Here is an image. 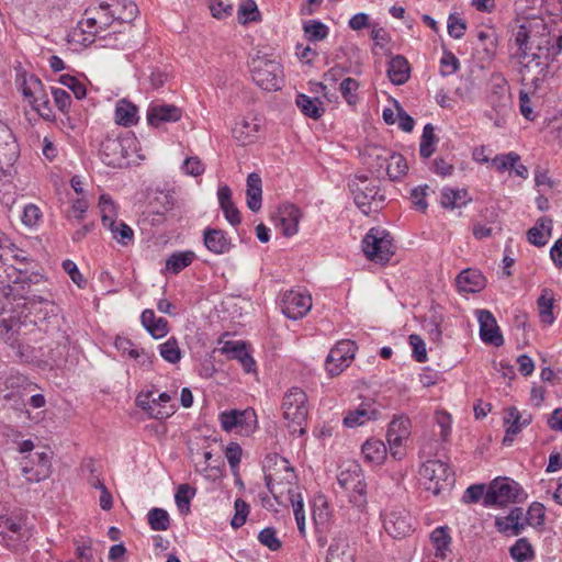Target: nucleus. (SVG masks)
<instances>
[{"mask_svg": "<svg viewBox=\"0 0 562 562\" xmlns=\"http://www.w3.org/2000/svg\"><path fill=\"white\" fill-rule=\"evenodd\" d=\"M205 247L215 255H224L232 248V239L227 233L220 228L207 227L203 232Z\"/></svg>", "mask_w": 562, "mask_h": 562, "instance_id": "27", "label": "nucleus"}, {"mask_svg": "<svg viewBox=\"0 0 562 562\" xmlns=\"http://www.w3.org/2000/svg\"><path fill=\"white\" fill-rule=\"evenodd\" d=\"M517 46L515 59L521 68H549L547 60L562 52V36L551 44L550 32L541 19H529L513 30Z\"/></svg>", "mask_w": 562, "mask_h": 562, "instance_id": "1", "label": "nucleus"}, {"mask_svg": "<svg viewBox=\"0 0 562 562\" xmlns=\"http://www.w3.org/2000/svg\"><path fill=\"white\" fill-rule=\"evenodd\" d=\"M504 423L507 427L503 442L504 445H510L514 437L522 430V427L531 423V416L522 418L519 411L513 406L506 411Z\"/></svg>", "mask_w": 562, "mask_h": 562, "instance_id": "30", "label": "nucleus"}, {"mask_svg": "<svg viewBox=\"0 0 562 562\" xmlns=\"http://www.w3.org/2000/svg\"><path fill=\"white\" fill-rule=\"evenodd\" d=\"M15 81L30 105L48 94L44 83L34 72H21Z\"/></svg>", "mask_w": 562, "mask_h": 562, "instance_id": "24", "label": "nucleus"}, {"mask_svg": "<svg viewBox=\"0 0 562 562\" xmlns=\"http://www.w3.org/2000/svg\"><path fill=\"white\" fill-rule=\"evenodd\" d=\"M430 541L435 549L436 558L445 560L450 553L451 537L449 535V528L446 526L437 527L430 533Z\"/></svg>", "mask_w": 562, "mask_h": 562, "instance_id": "41", "label": "nucleus"}, {"mask_svg": "<svg viewBox=\"0 0 562 562\" xmlns=\"http://www.w3.org/2000/svg\"><path fill=\"white\" fill-rule=\"evenodd\" d=\"M552 220L548 216H541L528 232L527 239L530 244L542 247L548 243L552 232Z\"/></svg>", "mask_w": 562, "mask_h": 562, "instance_id": "37", "label": "nucleus"}, {"mask_svg": "<svg viewBox=\"0 0 562 562\" xmlns=\"http://www.w3.org/2000/svg\"><path fill=\"white\" fill-rule=\"evenodd\" d=\"M361 452L368 463L380 465L387 456L385 443L375 438L368 439L361 447Z\"/></svg>", "mask_w": 562, "mask_h": 562, "instance_id": "39", "label": "nucleus"}, {"mask_svg": "<svg viewBox=\"0 0 562 562\" xmlns=\"http://www.w3.org/2000/svg\"><path fill=\"white\" fill-rule=\"evenodd\" d=\"M509 552L515 562H527L535 557L533 549L526 538L518 539Z\"/></svg>", "mask_w": 562, "mask_h": 562, "instance_id": "54", "label": "nucleus"}, {"mask_svg": "<svg viewBox=\"0 0 562 562\" xmlns=\"http://www.w3.org/2000/svg\"><path fill=\"white\" fill-rule=\"evenodd\" d=\"M280 307L289 319L303 318L312 308V296L307 291H286L281 297Z\"/></svg>", "mask_w": 562, "mask_h": 562, "instance_id": "17", "label": "nucleus"}, {"mask_svg": "<svg viewBox=\"0 0 562 562\" xmlns=\"http://www.w3.org/2000/svg\"><path fill=\"white\" fill-rule=\"evenodd\" d=\"M221 352L231 356L233 359H237L247 373L255 371L256 362L247 351L244 341H225L221 348Z\"/></svg>", "mask_w": 562, "mask_h": 562, "instance_id": "28", "label": "nucleus"}, {"mask_svg": "<svg viewBox=\"0 0 562 562\" xmlns=\"http://www.w3.org/2000/svg\"><path fill=\"white\" fill-rule=\"evenodd\" d=\"M153 391L140 392L136 397L137 406L147 413L150 418L164 420L173 414V406L161 405L157 408V401H151Z\"/></svg>", "mask_w": 562, "mask_h": 562, "instance_id": "29", "label": "nucleus"}, {"mask_svg": "<svg viewBox=\"0 0 562 562\" xmlns=\"http://www.w3.org/2000/svg\"><path fill=\"white\" fill-rule=\"evenodd\" d=\"M235 515L231 520V526L234 529H238L245 525L247 516L249 514V505L241 498H237L234 503Z\"/></svg>", "mask_w": 562, "mask_h": 562, "instance_id": "62", "label": "nucleus"}, {"mask_svg": "<svg viewBox=\"0 0 562 562\" xmlns=\"http://www.w3.org/2000/svg\"><path fill=\"white\" fill-rule=\"evenodd\" d=\"M423 485L434 495L449 490L454 483V475L450 467L440 460H427L419 469Z\"/></svg>", "mask_w": 562, "mask_h": 562, "instance_id": "7", "label": "nucleus"}, {"mask_svg": "<svg viewBox=\"0 0 562 562\" xmlns=\"http://www.w3.org/2000/svg\"><path fill=\"white\" fill-rule=\"evenodd\" d=\"M522 493L519 484L507 477L495 479L484 495L485 506H506L519 499V494Z\"/></svg>", "mask_w": 562, "mask_h": 562, "instance_id": "12", "label": "nucleus"}, {"mask_svg": "<svg viewBox=\"0 0 562 562\" xmlns=\"http://www.w3.org/2000/svg\"><path fill=\"white\" fill-rule=\"evenodd\" d=\"M258 541L271 551H278L282 547V541L273 527L263 528L258 535Z\"/></svg>", "mask_w": 562, "mask_h": 562, "instance_id": "61", "label": "nucleus"}, {"mask_svg": "<svg viewBox=\"0 0 562 562\" xmlns=\"http://www.w3.org/2000/svg\"><path fill=\"white\" fill-rule=\"evenodd\" d=\"M337 482L348 493L353 506L359 509L367 506V483L359 463L348 462L337 475Z\"/></svg>", "mask_w": 562, "mask_h": 562, "instance_id": "6", "label": "nucleus"}, {"mask_svg": "<svg viewBox=\"0 0 562 562\" xmlns=\"http://www.w3.org/2000/svg\"><path fill=\"white\" fill-rule=\"evenodd\" d=\"M266 486L279 503H282L284 493L289 490L297 491L295 486L296 474L290 462L278 453L267 454L263 461Z\"/></svg>", "mask_w": 562, "mask_h": 562, "instance_id": "3", "label": "nucleus"}, {"mask_svg": "<svg viewBox=\"0 0 562 562\" xmlns=\"http://www.w3.org/2000/svg\"><path fill=\"white\" fill-rule=\"evenodd\" d=\"M546 518V507L542 503L533 502L529 506L526 515L527 522L535 527L539 528L544 525Z\"/></svg>", "mask_w": 562, "mask_h": 562, "instance_id": "60", "label": "nucleus"}, {"mask_svg": "<svg viewBox=\"0 0 562 562\" xmlns=\"http://www.w3.org/2000/svg\"><path fill=\"white\" fill-rule=\"evenodd\" d=\"M471 201L464 189L445 188L441 192L440 204L443 209H459Z\"/></svg>", "mask_w": 562, "mask_h": 562, "instance_id": "44", "label": "nucleus"}, {"mask_svg": "<svg viewBox=\"0 0 562 562\" xmlns=\"http://www.w3.org/2000/svg\"><path fill=\"white\" fill-rule=\"evenodd\" d=\"M355 554L347 538H335L328 547L326 562H355Z\"/></svg>", "mask_w": 562, "mask_h": 562, "instance_id": "32", "label": "nucleus"}, {"mask_svg": "<svg viewBox=\"0 0 562 562\" xmlns=\"http://www.w3.org/2000/svg\"><path fill=\"white\" fill-rule=\"evenodd\" d=\"M289 501L293 507L297 529L301 535L305 533V514L302 495L297 491L289 490Z\"/></svg>", "mask_w": 562, "mask_h": 562, "instance_id": "53", "label": "nucleus"}, {"mask_svg": "<svg viewBox=\"0 0 562 562\" xmlns=\"http://www.w3.org/2000/svg\"><path fill=\"white\" fill-rule=\"evenodd\" d=\"M521 91L530 94L531 97L542 98L548 90V80L546 72H538L532 77H522Z\"/></svg>", "mask_w": 562, "mask_h": 562, "instance_id": "42", "label": "nucleus"}, {"mask_svg": "<svg viewBox=\"0 0 562 562\" xmlns=\"http://www.w3.org/2000/svg\"><path fill=\"white\" fill-rule=\"evenodd\" d=\"M99 209L101 213V222L103 226H112L116 221V205L109 194H102L99 199Z\"/></svg>", "mask_w": 562, "mask_h": 562, "instance_id": "51", "label": "nucleus"}, {"mask_svg": "<svg viewBox=\"0 0 562 562\" xmlns=\"http://www.w3.org/2000/svg\"><path fill=\"white\" fill-rule=\"evenodd\" d=\"M3 384L5 386L4 391H7L3 394V400L23 405H25V397L38 387L37 384L31 382L25 375L13 370L7 374Z\"/></svg>", "mask_w": 562, "mask_h": 562, "instance_id": "18", "label": "nucleus"}, {"mask_svg": "<svg viewBox=\"0 0 562 562\" xmlns=\"http://www.w3.org/2000/svg\"><path fill=\"white\" fill-rule=\"evenodd\" d=\"M22 473L29 482H40L48 477L50 461L46 452H36L32 458V465L26 462L22 467Z\"/></svg>", "mask_w": 562, "mask_h": 562, "instance_id": "25", "label": "nucleus"}, {"mask_svg": "<svg viewBox=\"0 0 562 562\" xmlns=\"http://www.w3.org/2000/svg\"><path fill=\"white\" fill-rule=\"evenodd\" d=\"M487 103L496 115H506L510 106V94L507 81L501 75L492 77Z\"/></svg>", "mask_w": 562, "mask_h": 562, "instance_id": "21", "label": "nucleus"}, {"mask_svg": "<svg viewBox=\"0 0 562 562\" xmlns=\"http://www.w3.org/2000/svg\"><path fill=\"white\" fill-rule=\"evenodd\" d=\"M31 106L45 121L53 122L56 117L48 94L43 97V99L40 98V100H37Z\"/></svg>", "mask_w": 562, "mask_h": 562, "instance_id": "64", "label": "nucleus"}, {"mask_svg": "<svg viewBox=\"0 0 562 562\" xmlns=\"http://www.w3.org/2000/svg\"><path fill=\"white\" fill-rule=\"evenodd\" d=\"M348 186L356 205L363 214L369 215L383 207L385 195L376 179L356 176Z\"/></svg>", "mask_w": 562, "mask_h": 562, "instance_id": "5", "label": "nucleus"}, {"mask_svg": "<svg viewBox=\"0 0 562 562\" xmlns=\"http://www.w3.org/2000/svg\"><path fill=\"white\" fill-rule=\"evenodd\" d=\"M150 528L155 531H165L170 527V517L162 508H153L147 514Z\"/></svg>", "mask_w": 562, "mask_h": 562, "instance_id": "55", "label": "nucleus"}, {"mask_svg": "<svg viewBox=\"0 0 562 562\" xmlns=\"http://www.w3.org/2000/svg\"><path fill=\"white\" fill-rule=\"evenodd\" d=\"M182 110L175 104L151 102L146 111L147 123L151 127H160L165 123L178 122Z\"/></svg>", "mask_w": 562, "mask_h": 562, "instance_id": "22", "label": "nucleus"}, {"mask_svg": "<svg viewBox=\"0 0 562 562\" xmlns=\"http://www.w3.org/2000/svg\"><path fill=\"white\" fill-rule=\"evenodd\" d=\"M85 15L87 18L79 22V29L82 33L92 36H97L101 31L110 27L113 22H116L111 10V4L108 2H101L95 8L87 9Z\"/></svg>", "mask_w": 562, "mask_h": 562, "instance_id": "14", "label": "nucleus"}, {"mask_svg": "<svg viewBox=\"0 0 562 562\" xmlns=\"http://www.w3.org/2000/svg\"><path fill=\"white\" fill-rule=\"evenodd\" d=\"M133 136H106L100 145V158L110 167L123 168L128 166L130 150L134 145Z\"/></svg>", "mask_w": 562, "mask_h": 562, "instance_id": "9", "label": "nucleus"}, {"mask_svg": "<svg viewBox=\"0 0 562 562\" xmlns=\"http://www.w3.org/2000/svg\"><path fill=\"white\" fill-rule=\"evenodd\" d=\"M438 142L437 136L435 135V128L432 124L428 123L424 126L423 134L420 137L419 144V155L422 158H429L436 148V144Z\"/></svg>", "mask_w": 562, "mask_h": 562, "instance_id": "49", "label": "nucleus"}, {"mask_svg": "<svg viewBox=\"0 0 562 562\" xmlns=\"http://www.w3.org/2000/svg\"><path fill=\"white\" fill-rule=\"evenodd\" d=\"M111 10L120 24H128L138 13L137 5L131 0L116 1L111 4Z\"/></svg>", "mask_w": 562, "mask_h": 562, "instance_id": "45", "label": "nucleus"}, {"mask_svg": "<svg viewBox=\"0 0 562 562\" xmlns=\"http://www.w3.org/2000/svg\"><path fill=\"white\" fill-rule=\"evenodd\" d=\"M411 435V420L404 415L395 416L389 424L386 440L391 454L394 459L401 460L404 457L402 449L404 442Z\"/></svg>", "mask_w": 562, "mask_h": 562, "instance_id": "19", "label": "nucleus"}, {"mask_svg": "<svg viewBox=\"0 0 562 562\" xmlns=\"http://www.w3.org/2000/svg\"><path fill=\"white\" fill-rule=\"evenodd\" d=\"M295 103L301 112L310 119L319 120L325 113V108L319 97H308L304 93H299Z\"/></svg>", "mask_w": 562, "mask_h": 562, "instance_id": "40", "label": "nucleus"}, {"mask_svg": "<svg viewBox=\"0 0 562 562\" xmlns=\"http://www.w3.org/2000/svg\"><path fill=\"white\" fill-rule=\"evenodd\" d=\"M217 199L226 221L232 226L239 225L241 222V216L239 210L232 199L231 188L228 186L220 187L217 190Z\"/></svg>", "mask_w": 562, "mask_h": 562, "instance_id": "33", "label": "nucleus"}, {"mask_svg": "<svg viewBox=\"0 0 562 562\" xmlns=\"http://www.w3.org/2000/svg\"><path fill=\"white\" fill-rule=\"evenodd\" d=\"M302 217L301 210L294 204H283L279 207L278 227L283 235L291 237L299 232V224Z\"/></svg>", "mask_w": 562, "mask_h": 562, "instance_id": "26", "label": "nucleus"}, {"mask_svg": "<svg viewBox=\"0 0 562 562\" xmlns=\"http://www.w3.org/2000/svg\"><path fill=\"white\" fill-rule=\"evenodd\" d=\"M252 81L263 91H278L283 87V77L277 72H251Z\"/></svg>", "mask_w": 562, "mask_h": 562, "instance_id": "46", "label": "nucleus"}, {"mask_svg": "<svg viewBox=\"0 0 562 562\" xmlns=\"http://www.w3.org/2000/svg\"><path fill=\"white\" fill-rule=\"evenodd\" d=\"M357 349V344L352 340L344 339L338 341L336 346L330 349L326 358L325 368L327 373L330 376L339 375L350 366Z\"/></svg>", "mask_w": 562, "mask_h": 562, "instance_id": "16", "label": "nucleus"}, {"mask_svg": "<svg viewBox=\"0 0 562 562\" xmlns=\"http://www.w3.org/2000/svg\"><path fill=\"white\" fill-rule=\"evenodd\" d=\"M36 266V262L24 265L16 262L13 274L10 276L11 284L8 285L7 296H11L14 301L23 300L24 310H29V305L47 301L38 293L40 290L34 289L44 283V276L35 270Z\"/></svg>", "mask_w": 562, "mask_h": 562, "instance_id": "2", "label": "nucleus"}, {"mask_svg": "<svg viewBox=\"0 0 562 562\" xmlns=\"http://www.w3.org/2000/svg\"><path fill=\"white\" fill-rule=\"evenodd\" d=\"M221 427L224 431L231 432L237 429L241 435H250L258 427L256 411L251 407L246 409H228L218 415Z\"/></svg>", "mask_w": 562, "mask_h": 562, "instance_id": "11", "label": "nucleus"}, {"mask_svg": "<svg viewBox=\"0 0 562 562\" xmlns=\"http://www.w3.org/2000/svg\"><path fill=\"white\" fill-rule=\"evenodd\" d=\"M554 294L550 289H543L537 300L540 322L547 326L552 325L555 317L553 314Z\"/></svg>", "mask_w": 562, "mask_h": 562, "instance_id": "43", "label": "nucleus"}, {"mask_svg": "<svg viewBox=\"0 0 562 562\" xmlns=\"http://www.w3.org/2000/svg\"><path fill=\"white\" fill-rule=\"evenodd\" d=\"M457 286L461 292L475 293L485 286V278L477 269H464L457 277Z\"/></svg>", "mask_w": 562, "mask_h": 562, "instance_id": "31", "label": "nucleus"}, {"mask_svg": "<svg viewBox=\"0 0 562 562\" xmlns=\"http://www.w3.org/2000/svg\"><path fill=\"white\" fill-rule=\"evenodd\" d=\"M246 202L249 210L258 212L262 202V182L258 173L251 172L247 177Z\"/></svg>", "mask_w": 562, "mask_h": 562, "instance_id": "38", "label": "nucleus"}, {"mask_svg": "<svg viewBox=\"0 0 562 562\" xmlns=\"http://www.w3.org/2000/svg\"><path fill=\"white\" fill-rule=\"evenodd\" d=\"M43 355L46 356L50 366L61 367L66 362L68 355L67 338L61 336V340L57 341L54 347L47 346V352Z\"/></svg>", "mask_w": 562, "mask_h": 562, "instance_id": "48", "label": "nucleus"}, {"mask_svg": "<svg viewBox=\"0 0 562 562\" xmlns=\"http://www.w3.org/2000/svg\"><path fill=\"white\" fill-rule=\"evenodd\" d=\"M108 228L112 237L122 246H127L134 240L133 229L123 221H114L112 226H104Z\"/></svg>", "mask_w": 562, "mask_h": 562, "instance_id": "50", "label": "nucleus"}, {"mask_svg": "<svg viewBox=\"0 0 562 562\" xmlns=\"http://www.w3.org/2000/svg\"><path fill=\"white\" fill-rule=\"evenodd\" d=\"M2 532L4 538L16 542L13 547H18L20 543L27 541L31 537L26 522L16 518H7L3 522Z\"/></svg>", "mask_w": 562, "mask_h": 562, "instance_id": "35", "label": "nucleus"}, {"mask_svg": "<svg viewBox=\"0 0 562 562\" xmlns=\"http://www.w3.org/2000/svg\"><path fill=\"white\" fill-rule=\"evenodd\" d=\"M37 329V324L30 318L29 314L3 317L0 319V336L11 346H14L26 335L33 334Z\"/></svg>", "mask_w": 562, "mask_h": 562, "instance_id": "13", "label": "nucleus"}, {"mask_svg": "<svg viewBox=\"0 0 562 562\" xmlns=\"http://www.w3.org/2000/svg\"><path fill=\"white\" fill-rule=\"evenodd\" d=\"M380 416L381 405L373 398H364L357 407L349 408L345 413L342 424L347 428H356L378 420Z\"/></svg>", "mask_w": 562, "mask_h": 562, "instance_id": "20", "label": "nucleus"}, {"mask_svg": "<svg viewBox=\"0 0 562 562\" xmlns=\"http://www.w3.org/2000/svg\"><path fill=\"white\" fill-rule=\"evenodd\" d=\"M159 353L164 360L169 363H178L181 359V350L178 340L175 337L168 338L164 344L159 345Z\"/></svg>", "mask_w": 562, "mask_h": 562, "instance_id": "56", "label": "nucleus"}, {"mask_svg": "<svg viewBox=\"0 0 562 562\" xmlns=\"http://www.w3.org/2000/svg\"><path fill=\"white\" fill-rule=\"evenodd\" d=\"M194 258L195 255L191 250L172 252L166 260V270L178 274L184 268L189 267Z\"/></svg>", "mask_w": 562, "mask_h": 562, "instance_id": "47", "label": "nucleus"}, {"mask_svg": "<svg viewBox=\"0 0 562 562\" xmlns=\"http://www.w3.org/2000/svg\"><path fill=\"white\" fill-rule=\"evenodd\" d=\"M140 322L144 328L155 339L165 337L169 333V323L164 317H156L153 310H144L140 315Z\"/></svg>", "mask_w": 562, "mask_h": 562, "instance_id": "34", "label": "nucleus"}, {"mask_svg": "<svg viewBox=\"0 0 562 562\" xmlns=\"http://www.w3.org/2000/svg\"><path fill=\"white\" fill-rule=\"evenodd\" d=\"M477 321L480 324L481 340L495 347L503 346L504 337L494 315L488 310H479Z\"/></svg>", "mask_w": 562, "mask_h": 562, "instance_id": "23", "label": "nucleus"}, {"mask_svg": "<svg viewBox=\"0 0 562 562\" xmlns=\"http://www.w3.org/2000/svg\"><path fill=\"white\" fill-rule=\"evenodd\" d=\"M261 21V13L254 0H244L238 9V22L246 25L251 22Z\"/></svg>", "mask_w": 562, "mask_h": 562, "instance_id": "52", "label": "nucleus"}, {"mask_svg": "<svg viewBox=\"0 0 562 562\" xmlns=\"http://www.w3.org/2000/svg\"><path fill=\"white\" fill-rule=\"evenodd\" d=\"M196 490L189 484H181L176 494L175 502L182 514H188L190 510L191 499L195 496Z\"/></svg>", "mask_w": 562, "mask_h": 562, "instance_id": "57", "label": "nucleus"}, {"mask_svg": "<svg viewBox=\"0 0 562 562\" xmlns=\"http://www.w3.org/2000/svg\"><path fill=\"white\" fill-rule=\"evenodd\" d=\"M19 148L10 127L0 121V192L13 180L12 165L16 160Z\"/></svg>", "mask_w": 562, "mask_h": 562, "instance_id": "8", "label": "nucleus"}, {"mask_svg": "<svg viewBox=\"0 0 562 562\" xmlns=\"http://www.w3.org/2000/svg\"><path fill=\"white\" fill-rule=\"evenodd\" d=\"M303 30L307 40L312 42L322 41L328 35V27L317 20H310L305 22Z\"/></svg>", "mask_w": 562, "mask_h": 562, "instance_id": "58", "label": "nucleus"}, {"mask_svg": "<svg viewBox=\"0 0 562 562\" xmlns=\"http://www.w3.org/2000/svg\"><path fill=\"white\" fill-rule=\"evenodd\" d=\"M307 395L301 387L289 389L282 398L281 411L291 435L302 436L305 434V426L308 416Z\"/></svg>", "mask_w": 562, "mask_h": 562, "instance_id": "4", "label": "nucleus"}, {"mask_svg": "<svg viewBox=\"0 0 562 562\" xmlns=\"http://www.w3.org/2000/svg\"><path fill=\"white\" fill-rule=\"evenodd\" d=\"M362 250L374 262H387L394 255L392 237L385 229L371 228L362 240Z\"/></svg>", "mask_w": 562, "mask_h": 562, "instance_id": "10", "label": "nucleus"}, {"mask_svg": "<svg viewBox=\"0 0 562 562\" xmlns=\"http://www.w3.org/2000/svg\"><path fill=\"white\" fill-rule=\"evenodd\" d=\"M383 528L394 539L408 537L413 531V518L403 507H391L382 514Z\"/></svg>", "mask_w": 562, "mask_h": 562, "instance_id": "15", "label": "nucleus"}, {"mask_svg": "<svg viewBox=\"0 0 562 562\" xmlns=\"http://www.w3.org/2000/svg\"><path fill=\"white\" fill-rule=\"evenodd\" d=\"M114 121L116 124L131 127L138 122L137 106L126 99H121L115 105Z\"/></svg>", "mask_w": 562, "mask_h": 562, "instance_id": "36", "label": "nucleus"}, {"mask_svg": "<svg viewBox=\"0 0 562 562\" xmlns=\"http://www.w3.org/2000/svg\"><path fill=\"white\" fill-rule=\"evenodd\" d=\"M520 160L517 153L510 151L508 154L497 155L493 158L492 162L499 172L512 169Z\"/></svg>", "mask_w": 562, "mask_h": 562, "instance_id": "63", "label": "nucleus"}, {"mask_svg": "<svg viewBox=\"0 0 562 562\" xmlns=\"http://www.w3.org/2000/svg\"><path fill=\"white\" fill-rule=\"evenodd\" d=\"M407 169L406 160L402 155H392L386 166V172L392 180L402 178Z\"/></svg>", "mask_w": 562, "mask_h": 562, "instance_id": "59", "label": "nucleus"}]
</instances>
